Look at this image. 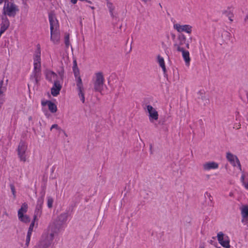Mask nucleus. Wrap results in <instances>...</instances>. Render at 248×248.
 <instances>
[{
  "mask_svg": "<svg viewBox=\"0 0 248 248\" xmlns=\"http://www.w3.org/2000/svg\"><path fill=\"white\" fill-rule=\"evenodd\" d=\"M41 52L39 49L35 52L33 56V70L31 76V79L35 84H37L41 77Z\"/></svg>",
  "mask_w": 248,
  "mask_h": 248,
  "instance_id": "obj_1",
  "label": "nucleus"
},
{
  "mask_svg": "<svg viewBox=\"0 0 248 248\" xmlns=\"http://www.w3.org/2000/svg\"><path fill=\"white\" fill-rule=\"evenodd\" d=\"M49 21L50 25V40L54 44H59L60 41V33L57 30L58 22L52 14L49 15Z\"/></svg>",
  "mask_w": 248,
  "mask_h": 248,
  "instance_id": "obj_2",
  "label": "nucleus"
},
{
  "mask_svg": "<svg viewBox=\"0 0 248 248\" xmlns=\"http://www.w3.org/2000/svg\"><path fill=\"white\" fill-rule=\"evenodd\" d=\"M73 72L74 73V75L76 78H77L76 79V86L78 92V96L80 98L81 101L82 103H85V91L83 85V83L82 81V79L79 76V70L78 67L74 68L73 67Z\"/></svg>",
  "mask_w": 248,
  "mask_h": 248,
  "instance_id": "obj_3",
  "label": "nucleus"
},
{
  "mask_svg": "<svg viewBox=\"0 0 248 248\" xmlns=\"http://www.w3.org/2000/svg\"><path fill=\"white\" fill-rule=\"evenodd\" d=\"M92 81L94 91L101 93L103 90V85L105 82V78L102 72H99L95 73Z\"/></svg>",
  "mask_w": 248,
  "mask_h": 248,
  "instance_id": "obj_4",
  "label": "nucleus"
},
{
  "mask_svg": "<svg viewBox=\"0 0 248 248\" xmlns=\"http://www.w3.org/2000/svg\"><path fill=\"white\" fill-rule=\"evenodd\" d=\"M186 38L184 34H180L178 35L177 39L174 40L173 48L177 51H182L184 48L183 46L186 44V47L189 48V44L186 42Z\"/></svg>",
  "mask_w": 248,
  "mask_h": 248,
  "instance_id": "obj_5",
  "label": "nucleus"
},
{
  "mask_svg": "<svg viewBox=\"0 0 248 248\" xmlns=\"http://www.w3.org/2000/svg\"><path fill=\"white\" fill-rule=\"evenodd\" d=\"M13 0H7L3 7V13L9 16H14L18 9L12 1Z\"/></svg>",
  "mask_w": 248,
  "mask_h": 248,
  "instance_id": "obj_6",
  "label": "nucleus"
},
{
  "mask_svg": "<svg viewBox=\"0 0 248 248\" xmlns=\"http://www.w3.org/2000/svg\"><path fill=\"white\" fill-rule=\"evenodd\" d=\"M28 145L27 143L23 141H21L17 147V154L18 157L21 161L25 162L26 161V151Z\"/></svg>",
  "mask_w": 248,
  "mask_h": 248,
  "instance_id": "obj_7",
  "label": "nucleus"
},
{
  "mask_svg": "<svg viewBox=\"0 0 248 248\" xmlns=\"http://www.w3.org/2000/svg\"><path fill=\"white\" fill-rule=\"evenodd\" d=\"M226 158L233 167H237L240 171L242 170L240 162L237 156L228 152L226 153Z\"/></svg>",
  "mask_w": 248,
  "mask_h": 248,
  "instance_id": "obj_8",
  "label": "nucleus"
},
{
  "mask_svg": "<svg viewBox=\"0 0 248 248\" xmlns=\"http://www.w3.org/2000/svg\"><path fill=\"white\" fill-rule=\"evenodd\" d=\"M217 238L218 243L225 248H230V239L228 236L225 235L224 234L221 232H219L217 234Z\"/></svg>",
  "mask_w": 248,
  "mask_h": 248,
  "instance_id": "obj_9",
  "label": "nucleus"
},
{
  "mask_svg": "<svg viewBox=\"0 0 248 248\" xmlns=\"http://www.w3.org/2000/svg\"><path fill=\"white\" fill-rule=\"evenodd\" d=\"M146 111L148 113L149 119L151 123L157 121L158 119V113L156 110L151 105L146 106Z\"/></svg>",
  "mask_w": 248,
  "mask_h": 248,
  "instance_id": "obj_10",
  "label": "nucleus"
},
{
  "mask_svg": "<svg viewBox=\"0 0 248 248\" xmlns=\"http://www.w3.org/2000/svg\"><path fill=\"white\" fill-rule=\"evenodd\" d=\"M173 28L179 32H185L191 34L192 31V27L190 25H181L176 23L173 25Z\"/></svg>",
  "mask_w": 248,
  "mask_h": 248,
  "instance_id": "obj_11",
  "label": "nucleus"
},
{
  "mask_svg": "<svg viewBox=\"0 0 248 248\" xmlns=\"http://www.w3.org/2000/svg\"><path fill=\"white\" fill-rule=\"evenodd\" d=\"M219 165L214 161H208L202 164V169L204 171H209L211 170H216L218 168Z\"/></svg>",
  "mask_w": 248,
  "mask_h": 248,
  "instance_id": "obj_12",
  "label": "nucleus"
},
{
  "mask_svg": "<svg viewBox=\"0 0 248 248\" xmlns=\"http://www.w3.org/2000/svg\"><path fill=\"white\" fill-rule=\"evenodd\" d=\"M60 229V224H57L56 223L53 222L49 225L46 232L49 234H52L54 236L55 235L59 233Z\"/></svg>",
  "mask_w": 248,
  "mask_h": 248,
  "instance_id": "obj_13",
  "label": "nucleus"
},
{
  "mask_svg": "<svg viewBox=\"0 0 248 248\" xmlns=\"http://www.w3.org/2000/svg\"><path fill=\"white\" fill-rule=\"evenodd\" d=\"M54 237V236L52 234L46 232L43 234L40 242L50 247L53 241Z\"/></svg>",
  "mask_w": 248,
  "mask_h": 248,
  "instance_id": "obj_14",
  "label": "nucleus"
},
{
  "mask_svg": "<svg viewBox=\"0 0 248 248\" xmlns=\"http://www.w3.org/2000/svg\"><path fill=\"white\" fill-rule=\"evenodd\" d=\"M62 87V85L59 80L55 81L54 85L51 88V94L52 95L54 96H57L60 93Z\"/></svg>",
  "mask_w": 248,
  "mask_h": 248,
  "instance_id": "obj_15",
  "label": "nucleus"
},
{
  "mask_svg": "<svg viewBox=\"0 0 248 248\" xmlns=\"http://www.w3.org/2000/svg\"><path fill=\"white\" fill-rule=\"evenodd\" d=\"M10 22L7 18L5 17L2 19L0 24V35H1L9 28Z\"/></svg>",
  "mask_w": 248,
  "mask_h": 248,
  "instance_id": "obj_16",
  "label": "nucleus"
},
{
  "mask_svg": "<svg viewBox=\"0 0 248 248\" xmlns=\"http://www.w3.org/2000/svg\"><path fill=\"white\" fill-rule=\"evenodd\" d=\"M45 75L46 79L51 82H52L53 81L54 82L55 81L58 80L57 79L58 77L57 75L51 71H46Z\"/></svg>",
  "mask_w": 248,
  "mask_h": 248,
  "instance_id": "obj_17",
  "label": "nucleus"
},
{
  "mask_svg": "<svg viewBox=\"0 0 248 248\" xmlns=\"http://www.w3.org/2000/svg\"><path fill=\"white\" fill-rule=\"evenodd\" d=\"M241 171L242 175L240 178L241 182L245 188L248 190V173L245 172L242 170Z\"/></svg>",
  "mask_w": 248,
  "mask_h": 248,
  "instance_id": "obj_18",
  "label": "nucleus"
},
{
  "mask_svg": "<svg viewBox=\"0 0 248 248\" xmlns=\"http://www.w3.org/2000/svg\"><path fill=\"white\" fill-rule=\"evenodd\" d=\"M179 52H182L183 58L185 62L186 66H189L190 64V58L189 56V52L187 50H185V49L182 51Z\"/></svg>",
  "mask_w": 248,
  "mask_h": 248,
  "instance_id": "obj_19",
  "label": "nucleus"
},
{
  "mask_svg": "<svg viewBox=\"0 0 248 248\" xmlns=\"http://www.w3.org/2000/svg\"><path fill=\"white\" fill-rule=\"evenodd\" d=\"M241 215L243 217L242 220L244 222V219L248 217V205H244L241 208Z\"/></svg>",
  "mask_w": 248,
  "mask_h": 248,
  "instance_id": "obj_20",
  "label": "nucleus"
},
{
  "mask_svg": "<svg viewBox=\"0 0 248 248\" xmlns=\"http://www.w3.org/2000/svg\"><path fill=\"white\" fill-rule=\"evenodd\" d=\"M47 105L50 111L55 113L57 111V106L50 101H46Z\"/></svg>",
  "mask_w": 248,
  "mask_h": 248,
  "instance_id": "obj_21",
  "label": "nucleus"
},
{
  "mask_svg": "<svg viewBox=\"0 0 248 248\" xmlns=\"http://www.w3.org/2000/svg\"><path fill=\"white\" fill-rule=\"evenodd\" d=\"M157 58V62L159 63L160 66L162 68L164 73H165L166 72V68L164 58L160 55H158Z\"/></svg>",
  "mask_w": 248,
  "mask_h": 248,
  "instance_id": "obj_22",
  "label": "nucleus"
},
{
  "mask_svg": "<svg viewBox=\"0 0 248 248\" xmlns=\"http://www.w3.org/2000/svg\"><path fill=\"white\" fill-rule=\"evenodd\" d=\"M68 218V214L67 213H63L61 214L58 217V220L60 222L59 224H62V223L65 222Z\"/></svg>",
  "mask_w": 248,
  "mask_h": 248,
  "instance_id": "obj_23",
  "label": "nucleus"
},
{
  "mask_svg": "<svg viewBox=\"0 0 248 248\" xmlns=\"http://www.w3.org/2000/svg\"><path fill=\"white\" fill-rule=\"evenodd\" d=\"M107 6L109 10L111 16L112 17H114L115 16V14H115V6L113 5V4L111 2H110L109 1H108L107 2Z\"/></svg>",
  "mask_w": 248,
  "mask_h": 248,
  "instance_id": "obj_24",
  "label": "nucleus"
},
{
  "mask_svg": "<svg viewBox=\"0 0 248 248\" xmlns=\"http://www.w3.org/2000/svg\"><path fill=\"white\" fill-rule=\"evenodd\" d=\"M28 207L27 203L26 202L23 203L22 204L21 208L18 211V216H20L21 217V215L26 213L27 212Z\"/></svg>",
  "mask_w": 248,
  "mask_h": 248,
  "instance_id": "obj_25",
  "label": "nucleus"
},
{
  "mask_svg": "<svg viewBox=\"0 0 248 248\" xmlns=\"http://www.w3.org/2000/svg\"><path fill=\"white\" fill-rule=\"evenodd\" d=\"M42 214V208L36 207L34 215L33 216V221L38 219V217H40Z\"/></svg>",
  "mask_w": 248,
  "mask_h": 248,
  "instance_id": "obj_26",
  "label": "nucleus"
},
{
  "mask_svg": "<svg viewBox=\"0 0 248 248\" xmlns=\"http://www.w3.org/2000/svg\"><path fill=\"white\" fill-rule=\"evenodd\" d=\"M8 82V79L6 80V83H4L3 80L0 82V95L2 94L6 90V86Z\"/></svg>",
  "mask_w": 248,
  "mask_h": 248,
  "instance_id": "obj_27",
  "label": "nucleus"
},
{
  "mask_svg": "<svg viewBox=\"0 0 248 248\" xmlns=\"http://www.w3.org/2000/svg\"><path fill=\"white\" fill-rule=\"evenodd\" d=\"M18 219L20 221L24 223H28L30 221L29 217L27 215L22 214L20 216H18Z\"/></svg>",
  "mask_w": 248,
  "mask_h": 248,
  "instance_id": "obj_28",
  "label": "nucleus"
},
{
  "mask_svg": "<svg viewBox=\"0 0 248 248\" xmlns=\"http://www.w3.org/2000/svg\"><path fill=\"white\" fill-rule=\"evenodd\" d=\"M44 203V196L39 197L37 200V205L36 207H42V205Z\"/></svg>",
  "mask_w": 248,
  "mask_h": 248,
  "instance_id": "obj_29",
  "label": "nucleus"
},
{
  "mask_svg": "<svg viewBox=\"0 0 248 248\" xmlns=\"http://www.w3.org/2000/svg\"><path fill=\"white\" fill-rule=\"evenodd\" d=\"M49 246L41 242H39L33 248H49Z\"/></svg>",
  "mask_w": 248,
  "mask_h": 248,
  "instance_id": "obj_30",
  "label": "nucleus"
},
{
  "mask_svg": "<svg viewBox=\"0 0 248 248\" xmlns=\"http://www.w3.org/2000/svg\"><path fill=\"white\" fill-rule=\"evenodd\" d=\"M53 199L51 197H48L47 199V205L49 208L52 207L53 203Z\"/></svg>",
  "mask_w": 248,
  "mask_h": 248,
  "instance_id": "obj_31",
  "label": "nucleus"
},
{
  "mask_svg": "<svg viewBox=\"0 0 248 248\" xmlns=\"http://www.w3.org/2000/svg\"><path fill=\"white\" fill-rule=\"evenodd\" d=\"M34 222L33 221L30 224L27 235L31 236L34 226Z\"/></svg>",
  "mask_w": 248,
  "mask_h": 248,
  "instance_id": "obj_32",
  "label": "nucleus"
},
{
  "mask_svg": "<svg viewBox=\"0 0 248 248\" xmlns=\"http://www.w3.org/2000/svg\"><path fill=\"white\" fill-rule=\"evenodd\" d=\"M64 43L66 46V47H68L70 45V41H69V34H66L64 38Z\"/></svg>",
  "mask_w": 248,
  "mask_h": 248,
  "instance_id": "obj_33",
  "label": "nucleus"
},
{
  "mask_svg": "<svg viewBox=\"0 0 248 248\" xmlns=\"http://www.w3.org/2000/svg\"><path fill=\"white\" fill-rule=\"evenodd\" d=\"M10 186V188H11V191L12 192V194H13V195L14 196V197L16 198V189H15L14 186L13 184H11Z\"/></svg>",
  "mask_w": 248,
  "mask_h": 248,
  "instance_id": "obj_34",
  "label": "nucleus"
},
{
  "mask_svg": "<svg viewBox=\"0 0 248 248\" xmlns=\"http://www.w3.org/2000/svg\"><path fill=\"white\" fill-rule=\"evenodd\" d=\"M53 129H55L57 130H61V128L58 126L57 124H53L50 127V130L52 131Z\"/></svg>",
  "mask_w": 248,
  "mask_h": 248,
  "instance_id": "obj_35",
  "label": "nucleus"
},
{
  "mask_svg": "<svg viewBox=\"0 0 248 248\" xmlns=\"http://www.w3.org/2000/svg\"><path fill=\"white\" fill-rule=\"evenodd\" d=\"M31 236L27 235L26 239V245L27 246H28L29 245L30 240H31Z\"/></svg>",
  "mask_w": 248,
  "mask_h": 248,
  "instance_id": "obj_36",
  "label": "nucleus"
},
{
  "mask_svg": "<svg viewBox=\"0 0 248 248\" xmlns=\"http://www.w3.org/2000/svg\"><path fill=\"white\" fill-rule=\"evenodd\" d=\"M5 100L3 98L0 97V107L4 103Z\"/></svg>",
  "mask_w": 248,
  "mask_h": 248,
  "instance_id": "obj_37",
  "label": "nucleus"
},
{
  "mask_svg": "<svg viewBox=\"0 0 248 248\" xmlns=\"http://www.w3.org/2000/svg\"><path fill=\"white\" fill-rule=\"evenodd\" d=\"M73 67L76 68H77V67H78L77 62H76V60L74 61V65H73Z\"/></svg>",
  "mask_w": 248,
  "mask_h": 248,
  "instance_id": "obj_38",
  "label": "nucleus"
},
{
  "mask_svg": "<svg viewBox=\"0 0 248 248\" xmlns=\"http://www.w3.org/2000/svg\"><path fill=\"white\" fill-rule=\"evenodd\" d=\"M245 22H248V15H247L244 18Z\"/></svg>",
  "mask_w": 248,
  "mask_h": 248,
  "instance_id": "obj_39",
  "label": "nucleus"
},
{
  "mask_svg": "<svg viewBox=\"0 0 248 248\" xmlns=\"http://www.w3.org/2000/svg\"><path fill=\"white\" fill-rule=\"evenodd\" d=\"M71 1L73 4H76L77 2V0H71Z\"/></svg>",
  "mask_w": 248,
  "mask_h": 248,
  "instance_id": "obj_40",
  "label": "nucleus"
},
{
  "mask_svg": "<svg viewBox=\"0 0 248 248\" xmlns=\"http://www.w3.org/2000/svg\"><path fill=\"white\" fill-rule=\"evenodd\" d=\"M224 33L225 35H226V36H229L230 35V33L227 32V31H224Z\"/></svg>",
  "mask_w": 248,
  "mask_h": 248,
  "instance_id": "obj_41",
  "label": "nucleus"
},
{
  "mask_svg": "<svg viewBox=\"0 0 248 248\" xmlns=\"http://www.w3.org/2000/svg\"><path fill=\"white\" fill-rule=\"evenodd\" d=\"M42 105L43 106H44L46 105H47L46 101V102H42Z\"/></svg>",
  "mask_w": 248,
  "mask_h": 248,
  "instance_id": "obj_42",
  "label": "nucleus"
},
{
  "mask_svg": "<svg viewBox=\"0 0 248 248\" xmlns=\"http://www.w3.org/2000/svg\"><path fill=\"white\" fill-rule=\"evenodd\" d=\"M5 1H7V0H0V4H1L3 2L5 3Z\"/></svg>",
  "mask_w": 248,
  "mask_h": 248,
  "instance_id": "obj_43",
  "label": "nucleus"
},
{
  "mask_svg": "<svg viewBox=\"0 0 248 248\" xmlns=\"http://www.w3.org/2000/svg\"><path fill=\"white\" fill-rule=\"evenodd\" d=\"M142 1H143V2L144 3H146L149 1H150L151 0H141Z\"/></svg>",
  "mask_w": 248,
  "mask_h": 248,
  "instance_id": "obj_44",
  "label": "nucleus"
},
{
  "mask_svg": "<svg viewBox=\"0 0 248 248\" xmlns=\"http://www.w3.org/2000/svg\"><path fill=\"white\" fill-rule=\"evenodd\" d=\"M171 36L173 39L175 38V35L174 34H171Z\"/></svg>",
  "mask_w": 248,
  "mask_h": 248,
  "instance_id": "obj_45",
  "label": "nucleus"
},
{
  "mask_svg": "<svg viewBox=\"0 0 248 248\" xmlns=\"http://www.w3.org/2000/svg\"><path fill=\"white\" fill-rule=\"evenodd\" d=\"M208 196H209V199H210V201H212V199H212V197H211V196L210 195V194H209V195H208Z\"/></svg>",
  "mask_w": 248,
  "mask_h": 248,
  "instance_id": "obj_46",
  "label": "nucleus"
},
{
  "mask_svg": "<svg viewBox=\"0 0 248 248\" xmlns=\"http://www.w3.org/2000/svg\"><path fill=\"white\" fill-rule=\"evenodd\" d=\"M4 214L6 216H8V214L6 212H5L4 213Z\"/></svg>",
  "mask_w": 248,
  "mask_h": 248,
  "instance_id": "obj_47",
  "label": "nucleus"
},
{
  "mask_svg": "<svg viewBox=\"0 0 248 248\" xmlns=\"http://www.w3.org/2000/svg\"><path fill=\"white\" fill-rule=\"evenodd\" d=\"M85 1L88 2V3H92V2L91 1L88 0H85Z\"/></svg>",
  "mask_w": 248,
  "mask_h": 248,
  "instance_id": "obj_48",
  "label": "nucleus"
},
{
  "mask_svg": "<svg viewBox=\"0 0 248 248\" xmlns=\"http://www.w3.org/2000/svg\"><path fill=\"white\" fill-rule=\"evenodd\" d=\"M91 8H92V9H94V7H91Z\"/></svg>",
  "mask_w": 248,
  "mask_h": 248,
  "instance_id": "obj_49",
  "label": "nucleus"
},
{
  "mask_svg": "<svg viewBox=\"0 0 248 248\" xmlns=\"http://www.w3.org/2000/svg\"><path fill=\"white\" fill-rule=\"evenodd\" d=\"M239 127H238L237 128H240V124H239Z\"/></svg>",
  "mask_w": 248,
  "mask_h": 248,
  "instance_id": "obj_50",
  "label": "nucleus"
}]
</instances>
